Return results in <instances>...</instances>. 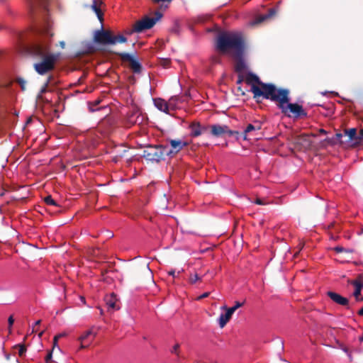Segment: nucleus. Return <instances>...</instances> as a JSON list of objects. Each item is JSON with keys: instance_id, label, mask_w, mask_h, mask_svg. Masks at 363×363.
<instances>
[{"instance_id": "f257e3e1", "label": "nucleus", "mask_w": 363, "mask_h": 363, "mask_svg": "<svg viewBox=\"0 0 363 363\" xmlns=\"http://www.w3.org/2000/svg\"><path fill=\"white\" fill-rule=\"evenodd\" d=\"M247 83L250 86V91L254 98L258 101L260 98L269 99L277 103L281 112L288 117H305L307 113L303 106L298 104L289 103V91L278 89L271 84H264L255 75L247 78Z\"/></svg>"}, {"instance_id": "f03ea898", "label": "nucleus", "mask_w": 363, "mask_h": 363, "mask_svg": "<svg viewBox=\"0 0 363 363\" xmlns=\"http://www.w3.org/2000/svg\"><path fill=\"white\" fill-rule=\"evenodd\" d=\"M50 45L45 40L40 41L31 48V52L42 61L34 65L35 71L40 74H45L54 69L55 65L59 58V54L49 52Z\"/></svg>"}, {"instance_id": "7ed1b4c3", "label": "nucleus", "mask_w": 363, "mask_h": 363, "mask_svg": "<svg viewBox=\"0 0 363 363\" xmlns=\"http://www.w3.org/2000/svg\"><path fill=\"white\" fill-rule=\"evenodd\" d=\"M216 48L221 53H234L240 56L244 48V40L242 35L233 32L220 33L216 40Z\"/></svg>"}, {"instance_id": "20e7f679", "label": "nucleus", "mask_w": 363, "mask_h": 363, "mask_svg": "<svg viewBox=\"0 0 363 363\" xmlns=\"http://www.w3.org/2000/svg\"><path fill=\"white\" fill-rule=\"evenodd\" d=\"M95 40L103 45H116L126 42V38L122 35H114L109 30L98 31L95 35Z\"/></svg>"}, {"instance_id": "39448f33", "label": "nucleus", "mask_w": 363, "mask_h": 363, "mask_svg": "<svg viewBox=\"0 0 363 363\" xmlns=\"http://www.w3.org/2000/svg\"><path fill=\"white\" fill-rule=\"evenodd\" d=\"M156 15V18L145 17L143 19L136 21L133 26V31L135 33H140L153 27L155 23L162 17V14L160 13H157Z\"/></svg>"}, {"instance_id": "423d86ee", "label": "nucleus", "mask_w": 363, "mask_h": 363, "mask_svg": "<svg viewBox=\"0 0 363 363\" xmlns=\"http://www.w3.org/2000/svg\"><path fill=\"white\" fill-rule=\"evenodd\" d=\"M243 305V303L236 302L235 305L230 308L223 307L225 309V313L220 314L218 318V323L220 328H223L226 323L230 320L233 313L240 307Z\"/></svg>"}, {"instance_id": "0eeeda50", "label": "nucleus", "mask_w": 363, "mask_h": 363, "mask_svg": "<svg viewBox=\"0 0 363 363\" xmlns=\"http://www.w3.org/2000/svg\"><path fill=\"white\" fill-rule=\"evenodd\" d=\"M96 335V333L93 330V329H89L84 332L79 337V341L80 342V347H88L94 340Z\"/></svg>"}, {"instance_id": "6e6552de", "label": "nucleus", "mask_w": 363, "mask_h": 363, "mask_svg": "<svg viewBox=\"0 0 363 363\" xmlns=\"http://www.w3.org/2000/svg\"><path fill=\"white\" fill-rule=\"evenodd\" d=\"M211 133L213 135L216 137H220L224 135H233L235 133H238V132L233 131L229 129L227 125H221L218 124L212 125L211 126Z\"/></svg>"}, {"instance_id": "1a4fd4ad", "label": "nucleus", "mask_w": 363, "mask_h": 363, "mask_svg": "<svg viewBox=\"0 0 363 363\" xmlns=\"http://www.w3.org/2000/svg\"><path fill=\"white\" fill-rule=\"evenodd\" d=\"M261 129L260 125L257 127L252 124H249L244 131V140H257V132Z\"/></svg>"}, {"instance_id": "9d476101", "label": "nucleus", "mask_w": 363, "mask_h": 363, "mask_svg": "<svg viewBox=\"0 0 363 363\" xmlns=\"http://www.w3.org/2000/svg\"><path fill=\"white\" fill-rule=\"evenodd\" d=\"M348 284L352 285L354 287L353 293L356 300H359V297L361 295V291L363 289V277L359 275L357 279L354 280H348Z\"/></svg>"}, {"instance_id": "9b49d317", "label": "nucleus", "mask_w": 363, "mask_h": 363, "mask_svg": "<svg viewBox=\"0 0 363 363\" xmlns=\"http://www.w3.org/2000/svg\"><path fill=\"white\" fill-rule=\"evenodd\" d=\"M104 3L101 0H93L91 6V9L96 13L99 20L101 22L103 21L104 13L102 12V8Z\"/></svg>"}, {"instance_id": "f8f14e48", "label": "nucleus", "mask_w": 363, "mask_h": 363, "mask_svg": "<svg viewBox=\"0 0 363 363\" xmlns=\"http://www.w3.org/2000/svg\"><path fill=\"white\" fill-rule=\"evenodd\" d=\"M328 296L336 303L341 305V306H348L349 301L347 298L342 296L341 295L333 292V291H328Z\"/></svg>"}, {"instance_id": "ddd939ff", "label": "nucleus", "mask_w": 363, "mask_h": 363, "mask_svg": "<svg viewBox=\"0 0 363 363\" xmlns=\"http://www.w3.org/2000/svg\"><path fill=\"white\" fill-rule=\"evenodd\" d=\"M155 106L160 111H163L164 113H168L169 111V104L164 99L158 98L154 100Z\"/></svg>"}, {"instance_id": "4468645a", "label": "nucleus", "mask_w": 363, "mask_h": 363, "mask_svg": "<svg viewBox=\"0 0 363 363\" xmlns=\"http://www.w3.org/2000/svg\"><path fill=\"white\" fill-rule=\"evenodd\" d=\"M107 306L112 309H118L119 306L117 304L118 298L114 294L106 296L105 298Z\"/></svg>"}, {"instance_id": "2eb2a0df", "label": "nucleus", "mask_w": 363, "mask_h": 363, "mask_svg": "<svg viewBox=\"0 0 363 363\" xmlns=\"http://www.w3.org/2000/svg\"><path fill=\"white\" fill-rule=\"evenodd\" d=\"M170 145L172 147L171 152H178L180 151L184 147L187 145V143L183 142L182 140H172L170 141Z\"/></svg>"}, {"instance_id": "dca6fc26", "label": "nucleus", "mask_w": 363, "mask_h": 363, "mask_svg": "<svg viewBox=\"0 0 363 363\" xmlns=\"http://www.w3.org/2000/svg\"><path fill=\"white\" fill-rule=\"evenodd\" d=\"M143 120V116L139 113V111L133 112L131 116H129L128 121L131 124H140L142 123Z\"/></svg>"}, {"instance_id": "f3484780", "label": "nucleus", "mask_w": 363, "mask_h": 363, "mask_svg": "<svg viewBox=\"0 0 363 363\" xmlns=\"http://www.w3.org/2000/svg\"><path fill=\"white\" fill-rule=\"evenodd\" d=\"M191 136L198 137L201 134V128L199 123H193L190 125Z\"/></svg>"}, {"instance_id": "a211bd4d", "label": "nucleus", "mask_w": 363, "mask_h": 363, "mask_svg": "<svg viewBox=\"0 0 363 363\" xmlns=\"http://www.w3.org/2000/svg\"><path fill=\"white\" fill-rule=\"evenodd\" d=\"M130 68L133 69L134 72H140L141 69V66L138 62L133 59H131Z\"/></svg>"}, {"instance_id": "6ab92c4d", "label": "nucleus", "mask_w": 363, "mask_h": 363, "mask_svg": "<svg viewBox=\"0 0 363 363\" xmlns=\"http://www.w3.org/2000/svg\"><path fill=\"white\" fill-rule=\"evenodd\" d=\"M45 203L48 206H57V202L52 199L51 196H48L44 199Z\"/></svg>"}, {"instance_id": "aec40b11", "label": "nucleus", "mask_w": 363, "mask_h": 363, "mask_svg": "<svg viewBox=\"0 0 363 363\" xmlns=\"http://www.w3.org/2000/svg\"><path fill=\"white\" fill-rule=\"evenodd\" d=\"M199 280H201V277H199L197 274H191L189 277V282L192 284H195Z\"/></svg>"}, {"instance_id": "412c9836", "label": "nucleus", "mask_w": 363, "mask_h": 363, "mask_svg": "<svg viewBox=\"0 0 363 363\" xmlns=\"http://www.w3.org/2000/svg\"><path fill=\"white\" fill-rule=\"evenodd\" d=\"M346 134L349 136L350 139H353L355 138L357 131L355 128H351L346 130Z\"/></svg>"}, {"instance_id": "4be33fe9", "label": "nucleus", "mask_w": 363, "mask_h": 363, "mask_svg": "<svg viewBox=\"0 0 363 363\" xmlns=\"http://www.w3.org/2000/svg\"><path fill=\"white\" fill-rule=\"evenodd\" d=\"M52 352L50 351L48 353L47 356L45 357V362L46 363H55L54 361L52 360Z\"/></svg>"}, {"instance_id": "5701e85b", "label": "nucleus", "mask_w": 363, "mask_h": 363, "mask_svg": "<svg viewBox=\"0 0 363 363\" xmlns=\"http://www.w3.org/2000/svg\"><path fill=\"white\" fill-rule=\"evenodd\" d=\"M267 18V16H262L258 19H257L254 23H252V24L260 23V22L263 21L264 20H265Z\"/></svg>"}, {"instance_id": "b1692460", "label": "nucleus", "mask_w": 363, "mask_h": 363, "mask_svg": "<svg viewBox=\"0 0 363 363\" xmlns=\"http://www.w3.org/2000/svg\"><path fill=\"white\" fill-rule=\"evenodd\" d=\"M255 203L256 204H258V205H264L266 204V203H264L262 199H257L255 201Z\"/></svg>"}, {"instance_id": "393cba45", "label": "nucleus", "mask_w": 363, "mask_h": 363, "mask_svg": "<svg viewBox=\"0 0 363 363\" xmlns=\"http://www.w3.org/2000/svg\"><path fill=\"white\" fill-rule=\"evenodd\" d=\"M168 274L170 275V276H172L173 277H176V272L174 269L169 270L168 272Z\"/></svg>"}, {"instance_id": "a878e982", "label": "nucleus", "mask_w": 363, "mask_h": 363, "mask_svg": "<svg viewBox=\"0 0 363 363\" xmlns=\"http://www.w3.org/2000/svg\"><path fill=\"white\" fill-rule=\"evenodd\" d=\"M208 295H209V293L208 292H206V293L203 294L202 295H201L198 298L199 299L204 298L208 297Z\"/></svg>"}, {"instance_id": "bb28decb", "label": "nucleus", "mask_w": 363, "mask_h": 363, "mask_svg": "<svg viewBox=\"0 0 363 363\" xmlns=\"http://www.w3.org/2000/svg\"><path fill=\"white\" fill-rule=\"evenodd\" d=\"M41 0H28V1L29 2V4L30 5H33V4H37L38 2H40Z\"/></svg>"}, {"instance_id": "cd10ccee", "label": "nucleus", "mask_w": 363, "mask_h": 363, "mask_svg": "<svg viewBox=\"0 0 363 363\" xmlns=\"http://www.w3.org/2000/svg\"><path fill=\"white\" fill-rule=\"evenodd\" d=\"M13 322H14V320L12 316H10L9 318V325L11 326L13 324Z\"/></svg>"}, {"instance_id": "c85d7f7f", "label": "nucleus", "mask_w": 363, "mask_h": 363, "mask_svg": "<svg viewBox=\"0 0 363 363\" xmlns=\"http://www.w3.org/2000/svg\"><path fill=\"white\" fill-rule=\"evenodd\" d=\"M61 336H62V335H56V336H55V337H54V340H53V341H54V345H55L57 344V342L58 338H59L60 337H61Z\"/></svg>"}, {"instance_id": "c756f323", "label": "nucleus", "mask_w": 363, "mask_h": 363, "mask_svg": "<svg viewBox=\"0 0 363 363\" xmlns=\"http://www.w3.org/2000/svg\"><path fill=\"white\" fill-rule=\"evenodd\" d=\"M179 348V345H175L172 349V352H177V350Z\"/></svg>"}, {"instance_id": "7c9ffc66", "label": "nucleus", "mask_w": 363, "mask_h": 363, "mask_svg": "<svg viewBox=\"0 0 363 363\" xmlns=\"http://www.w3.org/2000/svg\"><path fill=\"white\" fill-rule=\"evenodd\" d=\"M153 1L156 2V3H160V2H164V1H171L172 0H152Z\"/></svg>"}, {"instance_id": "2f4dec72", "label": "nucleus", "mask_w": 363, "mask_h": 363, "mask_svg": "<svg viewBox=\"0 0 363 363\" xmlns=\"http://www.w3.org/2000/svg\"><path fill=\"white\" fill-rule=\"evenodd\" d=\"M358 315L363 316V307L358 311Z\"/></svg>"}, {"instance_id": "473e14b6", "label": "nucleus", "mask_w": 363, "mask_h": 363, "mask_svg": "<svg viewBox=\"0 0 363 363\" xmlns=\"http://www.w3.org/2000/svg\"><path fill=\"white\" fill-rule=\"evenodd\" d=\"M335 250H336L337 252H342V247H336V248H335Z\"/></svg>"}, {"instance_id": "72a5a7b5", "label": "nucleus", "mask_w": 363, "mask_h": 363, "mask_svg": "<svg viewBox=\"0 0 363 363\" xmlns=\"http://www.w3.org/2000/svg\"><path fill=\"white\" fill-rule=\"evenodd\" d=\"M319 131H320V133H323V134H325L326 133V131L325 130H323V129H320Z\"/></svg>"}, {"instance_id": "f704fd0d", "label": "nucleus", "mask_w": 363, "mask_h": 363, "mask_svg": "<svg viewBox=\"0 0 363 363\" xmlns=\"http://www.w3.org/2000/svg\"><path fill=\"white\" fill-rule=\"evenodd\" d=\"M60 43V46L64 48H65V42L62 41Z\"/></svg>"}, {"instance_id": "c9c22d12", "label": "nucleus", "mask_w": 363, "mask_h": 363, "mask_svg": "<svg viewBox=\"0 0 363 363\" xmlns=\"http://www.w3.org/2000/svg\"><path fill=\"white\" fill-rule=\"evenodd\" d=\"M23 350H24V348H23V347H21V349H20V350H19V353H20V354H22V353H23Z\"/></svg>"}, {"instance_id": "e433bc0d", "label": "nucleus", "mask_w": 363, "mask_h": 363, "mask_svg": "<svg viewBox=\"0 0 363 363\" xmlns=\"http://www.w3.org/2000/svg\"><path fill=\"white\" fill-rule=\"evenodd\" d=\"M40 320H37V321L35 323V325H39V324H40Z\"/></svg>"}, {"instance_id": "4c0bfd02", "label": "nucleus", "mask_w": 363, "mask_h": 363, "mask_svg": "<svg viewBox=\"0 0 363 363\" xmlns=\"http://www.w3.org/2000/svg\"><path fill=\"white\" fill-rule=\"evenodd\" d=\"M48 34L50 35V36H52V33H50V32H48Z\"/></svg>"}]
</instances>
